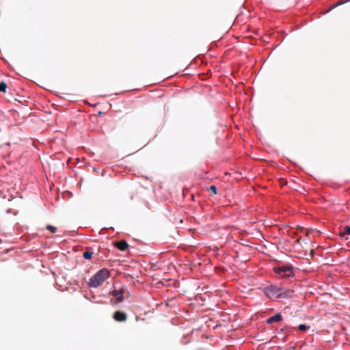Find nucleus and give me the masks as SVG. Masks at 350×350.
<instances>
[{"label":"nucleus","mask_w":350,"mask_h":350,"mask_svg":"<svg viewBox=\"0 0 350 350\" xmlns=\"http://www.w3.org/2000/svg\"><path fill=\"white\" fill-rule=\"evenodd\" d=\"M109 276V271L106 269H102L90 279L88 286L92 288H97L108 279Z\"/></svg>","instance_id":"1"},{"label":"nucleus","mask_w":350,"mask_h":350,"mask_svg":"<svg viewBox=\"0 0 350 350\" xmlns=\"http://www.w3.org/2000/svg\"><path fill=\"white\" fill-rule=\"evenodd\" d=\"M273 270L282 278H288L294 275L293 267L291 265L276 266L273 268Z\"/></svg>","instance_id":"2"},{"label":"nucleus","mask_w":350,"mask_h":350,"mask_svg":"<svg viewBox=\"0 0 350 350\" xmlns=\"http://www.w3.org/2000/svg\"><path fill=\"white\" fill-rule=\"evenodd\" d=\"M280 287L270 285L264 288V293L269 298L278 299Z\"/></svg>","instance_id":"3"},{"label":"nucleus","mask_w":350,"mask_h":350,"mask_svg":"<svg viewBox=\"0 0 350 350\" xmlns=\"http://www.w3.org/2000/svg\"><path fill=\"white\" fill-rule=\"evenodd\" d=\"M125 292V289L122 287L120 289H114L110 292V295L116 298L117 302H121L124 299L123 294Z\"/></svg>","instance_id":"4"},{"label":"nucleus","mask_w":350,"mask_h":350,"mask_svg":"<svg viewBox=\"0 0 350 350\" xmlns=\"http://www.w3.org/2000/svg\"><path fill=\"white\" fill-rule=\"evenodd\" d=\"M293 291L289 289H284L280 288L278 295V299L288 298L293 296Z\"/></svg>","instance_id":"5"},{"label":"nucleus","mask_w":350,"mask_h":350,"mask_svg":"<svg viewBox=\"0 0 350 350\" xmlns=\"http://www.w3.org/2000/svg\"><path fill=\"white\" fill-rule=\"evenodd\" d=\"M126 318H127L126 314L122 311H116L113 314V319L116 321H119V322L125 321L126 320Z\"/></svg>","instance_id":"6"},{"label":"nucleus","mask_w":350,"mask_h":350,"mask_svg":"<svg viewBox=\"0 0 350 350\" xmlns=\"http://www.w3.org/2000/svg\"><path fill=\"white\" fill-rule=\"evenodd\" d=\"M115 245L118 249H119L121 251H125L129 247V244L126 243V241L124 240L116 242Z\"/></svg>","instance_id":"7"},{"label":"nucleus","mask_w":350,"mask_h":350,"mask_svg":"<svg viewBox=\"0 0 350 350\" xmlns=\"http://www.w3.org/2000/svg\"><path fill=\"white\" fill-rule=\"evenodd\" d=\"M282 315L280 313H278V314H275L274 316L269 317L267 320V323L268 324H271L274 322H279V321H282Z\"/></svg>","instance_id":"8"},{"label":"nucleus","mask_w":350,"mask_h":350,"mask_svg":"<svg viewBox=\"0 0 350 350\" xmlns=\"http://www.w3.org/2000/svg\"><path fill=\"white\" fill-rule=\"evenodd\" d=\"M345 234L350 235V226H346L343 231L340 233L341 237H344Z\"/></svg>","instance_id":"9"},{"label":"nucleus","mask_w":350,"mask_h":350,"mask_svg":"<svg viewBox=\"0 0 350 350\" xmlns=\"http://www.w3.org/2000/svg\"><path fill=\"white\" fill-rule=\"evenodd\" d=\"M7 89V85L5 82L1 81L0 83V92H5Z\"/></svg>","instance_id":"10"},{"label":"nucleus","mask_w":350,"mask_h":350,"mask_svg":"<svg viewBox=\"0 0 350 350\" xmlns=\"http://www.w3.org/2000/svg\"><path fill=\"white\" fill-rule=\"evenodd\" d=\"M46 228L49 230L51 233H55L57 231V228L51 225H47Z\"/></svg>","instance_id":"11"},{"label":"nucleus","mask_w":350,"mask_h":350,"mask_svg":"<svg viewBox=\"0 0 350 350\" xmlns=\"http://www.w3.org/2000/svg\"><path fill=\"white\" fill-rule=\"evenodd\" d=\"M92 252L86 251L83 253V256L85 259H90L92 256Z\"/></svg>","instance_id":"12"},{"label":"nucleus","mask_w":350,"mask_h":350,"mask_svg":"<svg viewBox=\"0 0 350 350\" xmlns=\"http://www.w3.org/2000/svg\"><path fill=\"white\" fill-rule=\"evenodd\" d=\"M310 328L309 326L306 325H304V324H302V325H299V329L301 332H306V330H308V329Z\"/></svg>","instance_id":"13"},{"label":"nucleus","mask_w":350,"mask_h":350,"mask_svg":"<svg viewBox=\"0 0 350 350\" xmlns=\"http://www.w3.org/2000/svg\"><path fill=\"white\" fill-rule=\"evenodd\" d=\"M210 191L213 193V194H216L217 193V187L215 185H211L209 188Z\"/></svg>","instance_id":"14"}]
</instances>
